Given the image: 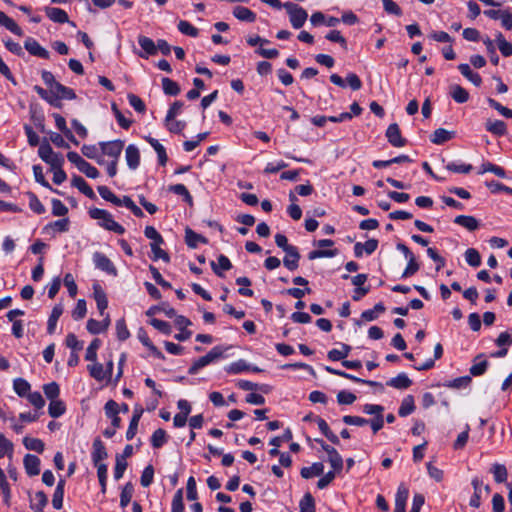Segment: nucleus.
Returning <instances> with one entry per match:
<instances>
[{
  "label": "nucleus",
  "instance_id": "nucleus-36",
  "mask_svg": "<svg viewBox=\"0 0 512 512\" xmlns=\"http://www.w3.org/2000/svg\"><path fill=\"white\" fill-rule=\"evenodd\" d=\"M65 411L66 407L63 401L58 399L50 401L48 413L52 418H58L62 416Z\"/></svg>",
  "mask_w": 512,
  "mask_h": 512
},
{
  "label": "nucleus",
  "instance_id": "nucleus-38",
  "mask_svg": "<svg viewBox=\"0 0 512 512\" xmlns=\"http://www.w3.org/2000/svg\"><path fill=\"white\" fill-rule=\"evenodd\" d=\"M351 347L347 344H342V349H332L328 352V358L331 361H340L344 360L350 353Z\"/></svg>",
  "mask_w": 512,
  "mask_h": 512
},
{
  "label": "nucleus",
  "instance_id": "nucleus-21",
  "mask_svg": "<svg viewBox=\"0 0 512 512\" xmlns=\"http://www.w3.org/2000/svg\"><path fill=\"white\" fill-rule=\"evenodd\" d=\"M233 15L240 21L252 23L256 20V14L247 7L236 6L233 9Z\"/></svg>",
  "mask_w": 512,
  "mask_h": 512
},
{
  "label": "nucleus",
  "instance_id": "nucleus-45",
  "mask_svg": "<svg viewBox=\"0 0 512 512\" xmlns=\"http://www.w3.org/2000/svg\"><path fill=\"white\" fill-rule=\"evenodd\" d=\"M491 472L497 483H503L507 480L508 472L504 465L498 463L494 464L491 468Z\"/></svg>",
  "mask_w": 512,
  "mask_h": 512
},
{
  "label": "nucleus",
  "instance_id": "nucleus-14",
  "mask_svg": "<svg viewBox=\"0 0 512 512\" xmlns=\"http://www.w3.org/2000/svg\"><path fill=\"white\" fill-rule=\"evenodd\" d=\"M94 299L96 301L97 309L101 316L104 315V311L107 309L108 300L105 291L100 285L96 284L93 286Z\"/></svg>",
  "mask_w": 512,
  "mask_h": 512
},
{
  "label": "nucleus",
  "instance_id": "nucleus-10",
  "mask_svg": "<svg viewBox=\"0 0 512 512\" xmlns=\"http://www.w3.org/2000/svg\"><path fill=\"white\" fill-rule=\"evenodd\" d=\"M125 159L130 169L135 170L140 164V151L137 146L130 144L125 150Z\"/></svg>",
  "mask_w": 512,
  "mask_h": 512
},
{
  "label": "nucleus",
  "instance_id": "nucleus-59",
  "mask_svg": "<svg viewBox=\"0 0 512 512\" xmlns=\"http://www.w3.org/2000/svg\"><path fill=\"white\" fill-rule=\"evenodd\" d=\"M101 345L100 339H94L86 349L85 359L87 361H95L97 359V350Z\"/></svg>",
  "mask_w": 512,
  "mask_h": 512
},
{
  "label": "nucleus",
  "instance_id": "nucleus-28",
  "mask_svg": "<svg viewBox=\"0 0 512 512\" xmlns=\"http://www.w3.org/2000/svg\"><path fill=\"white\" fill-rule=\"evenodd\" d=\"M324 465L321 462H315L309 467H303L300 471L301 476L304 479H310L314 476H320L323 474Z\"/></svg>",
  "mask_w": 512,
  "mask_h": 512
},
{
  "label": "nucleus",
  "instance_id": "nucleus-29",
  "mask_svg": "<svg viewBox=\"0 0 512 512\" xmlns=\"http://www.w3.org/2000/svg\"><path fill=\"white\" fill-rule=\"evenodd\" d=\"M450 96L455 102L461 104L467 102L469 99L468 91L458 84L450 86Z\"/></svg>",
  "mask_w": 512,
  "mask_h": 512
},
{
  "label": "nucleus",
  "instance_id": "nucleus-62",
  "mask_svg": "<svg viewBox=\"0 0 512 512\" xmlns=\"http://www.w3.org/2000/svg\"><path fill=\"white\" fill-rule=\"evenodd\" d=\"M116 334L120 341H125L129 338L130 332L126 326L125 320L119 319L116 321Z\"/></svg>",
  "mask_w": 512,
  "mask_h": 512
},
{
  "label": "nucleus",
  "instance_id": "nucleus-11",
  "mask_svg": "<svg viewBox=\"0 0 512 512\" xmlns=\"http://www.w3.org/2000/svg\"><path fill=\"white\" fill-rule=\"evenodd\" d=\"M23 464L29 476H36L40 473V459L36 455L26 454L23 459Z\"/></svg>",
  "mask_w": 512,
  "mask_h": 512
},
{
  "label": "nucleus",
  "instance_id": "nucleus-40",
  "mask_svg": "<svg viewBox=\"0 0 512 512\" xmlns=\"http://www.w3.org/2000/svg\"><path fill=\"white\" fill-rule=\"evenodd\" d=\"M134 493V487L131 482L125 484L120 494V506L125 508L130 503Z\"/></svg>",
  "mask_w": 512,
  "mask_h": 512
},
{
  "label": "nucleus",
  "instance_id": "nucleus-33",
  "mask_svg": "<svg viewBox=\"0 0 512 512\" xmlns=\"http://www.w3.org/2000/svg\"><path fill=\"white\" fill-rule=\"evenodd\" d=\"M146 140L156 151V153L158 155L159 163L164 166L168 160L164 146L155 138L146 137Z\"/></svg>",
  "mask_w": 512,
  "mask_h": 512
},
{
  "label": "nucleus",
  "instance_id": "nucleus-43",
  "mask_svg": "<svg viewBox=\"0 0 512 512\" xmlns=\"http://www.w3.org/2000/svg\"><path fill=\"white\" fill-rule=\"evenodd\" d=\"M162 88L164 93L167 95L176 96L180 93L179 85L175 81L167 77L162 79Z\"/></svg>",
  "mask_w": 512,
  "mask_h": 512
},
{
  "label": "nucleus",
  "instance_id": "nucleus-32",
  "mask_svg": "<svg viewBox=\"0 0 512 512\" xmlns=\"http://www.w3.org/2000/svg\"><path fill=\"white\" fill-rule=\"evenodd\" d=\"M0 490L3 495L4 504L9 507L11 505V490H10V486L6 479V475L1 467H0Z\"/></svg>",
  "mask_w": 512,
  "mask_h": 512
},
{
  "label": "nucleus",
  "instance_id": "nucleus-7",
  "mask_svg": "<svg viewBox=\"0 0 512 512\" xmlns=\"http://www.w3.org/2000/svg\"><path fill=\"white\" fill-rule=\"evenodd\" d=\"M93 262L98 269L105 271L109 274L116 275L117 271L115 266L113 265L111 260L103 253L95 252L93 254Z\"/></svg>",
  "mask_w": 512,
  "mask_h": 512
},
{
  "label": "nucleus",
  "instance_id": "nucleus-56",
  "mask_svg": "<svg viewBox=\"0 0 512 512\" xmlns=\"http://www.w3.org/2000/svg\"><path fill=\"white\" fill-rule=\"evenodd\" d=\"M161 244L162 243H151L150 244L151 251L153 253L152 259L154 261H157L158 259H162L163 261L168 263L170 261V257L166 251H164L163 249L160 248Z\"/></svg>",
  "mask_w": 512,
  "mask_h": 512
},
{
  "label": "nucleus",
  "instance_id": "nucleus-64",
  "mask_svg": "<svg viewBox=\"0 0 512 512\" xmlns=\"http://www.w3.org/2000/svg\"><path fill=\"white\" fill-rule=\"evenodd\" d=\"M172 512H184L183 490L176 491L172 500Z\"/></svg>",
  "mask_w": 512,
  "mask_h": 512
},
{
  "label": "nucleus",
  "instance_id": "nucleus-31",
  "mask_svg": "<svg viewBox=\"0 0 512 512\" xmlns=\"http://www.w3.org/2000/svg\"><path fill=\"white\" fill-rule=\"evenodd\" d=\"M65 480L60 479L57 483L56 489L52 498V505L55 509H61L63 506Z\"/></svg>",
  "mask_w": 512,
  "mask_h": 512
},
{
  "label": "nucleus",
  "instance_id": "nucleus-27",
  "mask_svg": "<svg viewBox=\"0 0 512 512\" xmlns=\"http://www.w3.org/2000/svg\"><path fill=\"white\" fill-rule=\"evenodd\" d=\"M485 128L488 132L496 136H503L507 132V126L505 122L501 120H488L485 124Z\"/></svg>",
  "mask_w": 512,
  "mask_h": 512
},
{
  "label": "nucleus",
  "instance_id": "nucleus-52",
  "mask_svg": "<svg viewBox=\"0 0 512 512\" xmlns=\"http://www.w3.org/2000/svg\"><path fill=\"white\" fill-rule=\"evenodd\" d=\"M88 370H89L91 377H93L97 381H102L105 378H107V373H106L103 365L100 363H96L94 365H89Z\"/></svg>",
  "mask_w": 512,
  "mask_h": 512
},
{
  "label": "nucleus",
  "instance_id": "nucleus-19",
  "mask_svg": "<svg viewBox=\"0 0 512 512\" xmlns=\"http://www.w3.org/2000/svg\"><path fill=\"white\" fill-rule=\"evenodd\" d=\"M455 136L454 131H448L444 128L436 129L431 135V142L437 145H441L449 140H451Z\"/></svg>",
  "mask_w": 512,
  "mask_h": 512
},
{
  "label": "nucleus",
  "instance_id": "nucleus-20",
  "mask_svg": "<svg viewBox=\"0 0 512 512\" xmlns=\"http://www.w3.org/2000/svg\"><path fill=\"white\" fill-rule=\"evenodd\" d=\"M63 306L61 303L56 304L52 312L49 316L48 323H47V332L51 335L55 332L57 321L60 318V316L63 314Z\"/></svg>",
  "mask_w": 512,
  "mask_h": 512
},
{
  "label": "nucleus",
  "instance_id": "nucleus-34",
  "mask_svg": "<svg viewBox=\"0 0 512 512\" xmlns=\"http://www.w3.org/2000/svg\"><path fill=\"white\" fill-rule=\"evenodd\" d=\"M217 260L218 265H216L215 262L212 261L211 267L216 275L222 277L223 274L220 270L228 271L232 268V264L231 261L225 255H220Z\"/></svg>",
  "mask_w": 512,
  "mask_h": 512
},
{
  "label": "nucleus",
  "instance_id": "nucleus-8",
  "mask_svg": "<svg viewBox=\"0 0 512 512\" xmlns=\"http://www.w3.org/2000/svg\"><path fill=\"white\" fill-rule=\"evenodd\" d=\"M50 93L54 99H57V102H60L62 99L73 100L76 98V94L73 89L66 87L59 82L54 84V87L50 90Z\"/></svg>",
  "mask_w": 512,
  "mask_h": 512
},
{
  "label": "nucleus",
  "instance_id": "nucleus-25",
  "mask_svg": "<svg viewBox=\"0 0 512 512\" xmlns=\"http://www.w3.org/2000/svg\"><path fill=\"white\" fill-rule=\"evenodd\" d=\"M454 223L466 228L469 231H474L479 227L478 220L475 217L468 215H459L455 217Z\"/></svg>",
  "mask_w": 512,
  "mask_h": 512
},
{
  "label": "nucleus",
  "instance_id": "nucleus-50",
  "mask_svg": "<svg viewBox=\"0 0 512 512\" xmlns=\"http://www.w3.org/2000/svg\"><path fill=\"white\" fill-rule=\"evenodd\" d=\"M33 173H34V177H35L36 182H38L43 187L48 188V189H50L51 191H53L55 193H59L58 190L53 189L51 187V185L49 184V182L45 179L44 174H43V169H42V167L40 165H34L33 166Z\"/></svg>",
  "mask_w": 512,
  "mask_h": 512
},
{
  "label": "nucleus",
  "instance_id": "nucleus-4",
  "mask_svg": "<svg viewBox=\"0 0 512 512\" xmlns=\"http://www.w3.org/2000/svg\"><path fill=\"white\" fill-rule=\"evenodd\" d=\"M99 146L104 155L112 158V160H118L124 148V141L117 139L108 142H100Z\"/></svg>",
  "mask_w": 512,
  "mask_h": 512
},
{
  "label": "nucleus",
  "instance_id": "nucleus-46",
  "mask_svg": "<svg viewBox=\"0 0 512 512\" xmlns=\"http://www.w3.org/2000/svg\"><path fill=\"white\" fill-rule=\"evenodd\" d=\"M13 454V443L0 433V458L8 456L10 459Z\"/></svg>",
  "mask_w": 512,
  "mask_h": 512
},
{
  "label": "nucleus",
  "instance_id": "nucleus-37",
  "mask_svg": "<svg viewBox=\"0 0 512 512\" xmlns=\"http://www.w3.org/2000/svg\"><path fill=\"white\" fill-rule=\"evenodd\" d=\"M496 41L498 48L504 57H509L512 55V44L504 38L501 32H497Z\"/></svg>",
  "mask_w": 512,
  "mask_h": 512
},
{
  "label": "nucleus",
  "instance_id": "nucleus-13",
  "mask_svg": "<svg viewBox=\"0 0 512 512\" xmlns=\"http://www.w3.org/2000/svg\"><path fill=\"white\" fill-rule=\"evenodd\" d=\"M471 484L474 489V493L470 498L469 505L473 508L478 509L481 506V500H482V480H480L478 477H474L471 481Z\"/></svg>",
  "mask_w": 512,
  "mask_h": 512
},
{
  "label": "nucleus",
  "instance_id": "nucleus-54",
  "mask_svg": "<svg viewBox=\"0 0 512 512\" xmlns=\"http://www.w3.org/2000/svg\"><path fill=\"white\" fill-rule=\"evenodd\" d=\"M70 220L68 218H62L60 220L49 223L45 229H53L56 232H67L69 230Z\"/></svg>",
  "mask_w": 512,
  "mask_h": 512
},
{
  "label": "nucleus",
  "instance_id": "nucleus-44",
  "mask_svg": "<svg viewBox=\"0 0 512 512\" xmlns=\"http://www.w3.org/2000/svg\"><path fill=\"white\" fill-rule=\"evenodd\" d=\"M167 442V434L164 429H157L153 432L151 437V445L154 448H160Z\"/></svg>",
  "mask_w": 512,
  "mask_h": 512
},
{
  "label": "nucleus",
  "instance_id": "nucleus-24",
  "mask_svg": "<svg viewBox=\"0 0 512 512\" xmlns=\"http://www.w3.org/2000/svg\"><path fill=\"white\" fill-rule=\"evenodd\" d=\"M142 414H143L142 408L134 410L133 416L130 420L129 427L126 432L127 440H132L135 437V435L137 433V429H138V424H139Z\"/></svg>",
  "mask_w": 512,
  "mask_h": 512
},
{
  "label": "nucleus",
  "instance_id": "nucleus-22",
  "mask_svg": "<svg viewBox=\"0 0 512 512\" xmlns=\"http://www.w3.org/2000/svg\"><path fill=\"white\" fill-rule=\"evenodd\" d=\"M458 69L461 72V74L470 82H472L475 86L479 87L482 84L481 76L478 73L473 72L468 64H459Z\"/></svg>",
  "mask_w": 512,
  "mask_h": 512
},
{
  "label": "nucleus",
  "instance_id": "nucleus-12",
  "mask_svg": "<svg viewBox=\"0 0 512 512\" xmlns=\"http://www.w3.org/2000/svg\"><path fill=\"white\" fill-rule=\"evenodd\" d=\"M138 43L140 47L143 49L144 53L140 52L138 55L141 58H148L150 55H155L157 53V47L154 41L147 37L140 35L138 37Z\"/></svg>",
  "mask_w": 512,
  "mask_h": 512
},
{
  "label": "nucleus",
  "instance_id": "nucleus-57",
  "mask_svg": "<svg viewBox=\"0 0 512 512\" xmlns=\"http://www.w3.org/2000/svg\"><path fill=\"white\" fill-rule=\"evenodd\" d=\"M43 390L44 394L50 401L56 400L60 393L59 385L56 382L45 384L43 386Z\"/></svg>",
  "mask_w": 512,
  "mask_h": 512
},
{
  "label": "nucleus",
  "instance_id": "nucleus-61",
  "mask_svg": "<svg viewBox=\"0 0 512 512\" xmlns=\"http://www.w3.org/2000/svg\"><path fill=\"white\" fill-rule=\"evenodd\" d=\"M408 494V489L404 485H400L395 496V506L406 508Z\"/></svg>",
  "mask_w": 512,
  "mask_h": 512
},
{
  "label": "nucleus",
  "instance_id": "nucleus-15",
  "mask_svg": "<svg viewBox=\"0 0 512 512\" xmlns=\"http://www.w3.org/2000/svg\"><path fill=\"white\" fill-rule=\"evenodd\" d=\"M46 16L53 22L63 24L69 22L68 14L61 8L46 7Z\"/></svg>",
  "mask_w": 512,
  "mask_h": 512
},
{
  "label": "nucleus",
  "instance_id": "nucleus-48",
  "mask_svg": "<svg viewBox=\"0 0 512 512\" xmlns=\"http://www.w3.org/2000/svg\"><path fill=\"white\" fill-rule=\"evenodd\" d=\"M300 512H315V501L310 493H306L299 503Z\"/></svg>",
  "mask_w": 512,
  "mask_h": 512
},
{
  "label": "nucleus",
  "instance_id": "nucleus-53",
  "mask_svg": "<svg viewBox=\"0 0 512 512\" xmlns=\"http://www.w3.org/2000/svg\"><path fill=\"white\" fill-rule=\"evenodd\" d=\"M178 30L182 34L190 36V37H197L198 33H199L198 29L186 20L179 21Z\"/></svg>",
  "mask_w": 512,
  "mask_h": 512
},
{
  "label": "nucleus",
  "instance_id": "nucleus-2",
  "mask_svg": "<svg viewBox=\"0 0 512 512\" xmlns=\"http://www.w3.org/2000/svg\"><path fill=\"white\" fill-rule=\"evenodd\" d=\"M225 350L226 349L221 346L213 347L206 355L198 358L197 360H195L193 362V364L191 365V367L188 370V373L190 375H194L203 367L222 358Z\"/></svg>",
  "mask_w": 512,
  "mask_h": 512
},
{
  "label": "nucleus",
  "instance_id": "nucleus-41",
  "mask_svg": "<svg viewBox=\"0 0 512 512\" xmlns=\"http://www.w3.org/2000/svg\"><path fill=\"white\" fill-rule=\"evenodd\" d=\"M248 370H250V365L243 359L233 362L225 368L229 374H239Z\"/></svg>",
  "mask_w": 512,
  "mask_h": 512
},
{
  "label": "nucleus",
  "instance_id": "nucleus-58",
  "mask_svg": "<svg viewBox=\"0 0 512 512\" xmlns=\"http://www.w3.org/2000/svg\"><path fill=\"white\" fill-rule=\"evenodd\" d=\"M328 461L335 472H340L343 468V459L335 449L328 455Z\"/></svg>",
  "mask_w": 512,
  "mask_h": 512
},
{
  "label": "nucleus",
  "instance_id": "nucleus-30",
  "mask_svg": "<svg viewBox=\"0 0 512 512\" xmlns=\"http://www.w3.org/2000/svg\"><path fill=\"white\" fill-rule=\"evenodd\" d=\"M415 410V402L414 397L412 395H407L403 398L401 405L398 410V414L400 417H406L413 413Z\"/></svg>",
  "mask_w": 512,
  "mask_h": 512
},
{
  "label": "nucleus",
  "instance_id": "nucleus-6",
  "mask_svg": "<svg viewBox=\"0 0 512 512\" xmlns=\"http://www.w3.org/2000/svg\"><path fill=\"white\" fill-rule=\"evenodd\" d=\"M24 48L33 56H37L42 59H49L50 53L47 49L42 47L37 40L32 37H28L24 42Z\"/></svg>",
  "mask_w": 512,
  "mask_h": 512
},
{
  "label": "nucleus",
  "instance_id": "nucleus-49",
  "mask_svg": "<svg viewBox=\"0 0 512 512\" xmlns=\"http://www.w3.org/2000/svg\"><path fill=\"white\" fill-rule=\"evenodd\" d=\"M34 90L43 100L47 101L54 107L61 108V102H57V99H54L50 91L48 92L47 90L38 85L34 86Z\"/></svg>",
  "mask_w": 512,
  "mask_h": 512
},
{
  "label": "nucleus",
  "instance_id": "nucleus-42",
  "mask_svg": "<svg viewBox=\"0 0 512 512\" xmlns=\"http://www.w3.org/2000/svg\"><path fill=\"white\" fill-rule=\"evenodd\" d=\"M13 388L17 395H19L20 397H24L29 394L31 386L25 379L16 378L13 381Z\"/></svg>",
  "mask_w": 512,
  "mask_h": 512
},
{
  "label": "nucleus",
  "instance_id": "nucleus-39",
  "mask_svg": "<svg viewBox=\"0 0 512 512\" xmlns=\"http://www.w3.org/2000/svg\"><path fill=\"white\" fill-rule=\"evenodd\" d=\"M23 444L26 449L35 451L37 453H42L45 447L42 440L32 437H25L23 439Z\"/></svg>",
  "mask_w": 512,
  "mask_h": 512
},
{
  "label": "nucleus",
  "instance_id": "nucleus-5",
  "mask_svg": "<svg viewBox=\"0 0 512 512\" xmlns=\"http://www.w3.org/2000/svg\"><path fill=\"white\" fill-rule=\"evenodd\" d=\"M386 138L388 142L394 147H403L406 145V139L402 137L399 125L392 123L386 130Z\"/></svg>",
  "mask_w": 512,
  "mask_h": 512
},
{
  "label": "nucleus",
  "instance_id": "nucleus-47",
  "mask_svg": "<svg viewBox=\"0 0 512 512\" xmlns=\"http://www.w3.org/2000/svg\"><path fill=\"white\" fill-rule=\"evenodd\" d=\"M27 196L29 198V207L33 212H35L36 214L45 213L46 209L44 205L41 203V201L38 199L36 194H34L33 192H28Z\"/></svg>",
  "mask_w": 512,
  "mask_h": 512
},
{
  "label": "nucleus",
  "instance_id": "nucleus-60",
  "mask_svg": "<svg viewBox=\"0 0 512 512\" xmlns=\"http://www.w3.org/2000/svg\"><path fill=\"white\" fill-rule=\"evenodd\" d=\"M35 499L37 500V503L31 502V508L36 512H43L44 507L48 503V498L46 494L43 491H38L35 494Z\"/></svg>",
  "mask_w": 512,
  "mask_h": 512
},
{
  "label": "nucleus",
  "instance_id": "nucleus-9",
  "mask_svg": "<svg viewBox=\"0 0 512 512\" xmlns=\"http://www.w3.org/2000/svg\"><path fill=\"white\" fill-rule=\"evenodd\" d=\"M284 252L286 253L283 259L284 266L290 271L296 270L298 268V262L300 259V254L297 247H288V250Z\"/></svg>",
  "mask_w": 512,
  "mask_h": 512
},
{
  "label": "nucleus",
  "instance_id": "nucleus-1",
  "mask_svg": "<svg viewBox=\"0 0 512 512\" xmlns=\"http://www.w3.org/2000/svg\"><path fill=\"white\" fill-rule=\"evenodd\" d=\"M89 215L92 219L99 220V225L106 230L113 231L119 235L125 233V228L114 221L112 215L108 211L99 208H92L89 210Z\"/></svg>",
  "mask_w": 512,
  "mask_h": 512
},
{
  "label": "nucleus",
  "instance_id": "nucleus-17",
  "mask_svg": "<svg viewBox=\"0 0 512 512\" xmlns=\"http://www.w3.org/2000/svg\"><path fill=\"white\" fill-rule=\"evenodd\" d=\"M185 242L189 248L195 249L198 243L207 244L208 240L204 236L194 232L191 228H186Z\"/></svg>",
  "mask_w": 512,
  "mask_h": 512
},
{
  "label": "nucleus",
  "instance_id": "nucleus-51",
  "mask_svg": "<svg viewBox=\"0 0 512 512\" xmlns=\"http://www.w3.org/2000/svg\"><path fill=\"white\" fill-rule=\"evenodd\" d=\"M465 260L472 267H478L481 264V256L474 248H469L465 251Z\"/></svg>",
  "mask_w": 512,
  "mask_h": 512
},
{
  "label": "nucleus",
  "instance_id": "nucleus-55",
  "mask_svg": "<svg viewBox=\"0 0 512 512\" xmlns=\"http://www.w3.org/2000/svg\"><path fill=\"white\" fill-rule=\"evenodd\" d=\"M169 190L179 196H182L184 201H186L187 203L192 204V202H193L192 196L190 195V193L185 185L175 184V185L170 186Z\"/></svg>",
  "mask_w": 512,
  "mask_h": 512
},
{
  "label": "nucleus",
  "instance_id": "nucleus-16",
  "mask_svg": "<svg viewBox=\"0 0 512 512\" xmlns=\"http://www.w3.org/2000/svg\"><path fill=\"white\" fill-rule=\"evenodd\" d=\"M107 456V451L103 442L99 438H96L93 442L92 452V460L95 466H98L100 464L99 462L107 458Z\"/></svg>",
  "mask_w": 512,
  "mask_h": 512
},
{
  "label": "nucleus",
  "instance_id": "nucleus-18",
  "mask_svg": "<svg viewBox=\"0 0 512 512\" xmlns=\"http://www.w3.org/2000/svg\"><path fill=\"white\" fill-rule=\"evenodd\" d=\"M72 185L76 187L81 193H83L86 197L90 199H95L96 195L92 188L87 184V182L81 176H73Z\"/></svg>",
  "mask_w": 512,
  "mask_h": 512
},
{
  "label": "nucleus",
  "instance_id": "nucleus-35",
  "mask_svg": "<svg viewBox=\"0 0 512 512\" xmlns=\"http://www.w3.org/2000/svg\"><path fill=\"white\" fill-rule=\"evenodd\" d=\"M319 430L325 435V437L331 441L333 444L338 445L340 443L339 438L336 434H334L329 428L327 422L322 418H317L316 420Z\"/></svg>",
  "mask_w": 512,
  "mask_h": 512
},
{
  "label": "nucleus",
  "instance_id": "nucleus-63",
  "mask_svg": "<svg viewBox=\"0 0 512 512\" xmlns=\"http://www.w3.org/2000/svg\"><path fill=\"white\" fill-rule=\"evenodd\" d=\"M487 102H488L490 107H492L495 110H497L502 116H504V117H506L508 119L512 118V110L511 109L501 105L499 102H497L493 98H488Z\"/></svg>",
  "mask_w": 512,
  "mask_h": 512
},
{
  "label": "nucleus",
  "instance_id": "nucleus-26",
  "mask_svg": "<svg viewBox=\"0 0 512 512\" xmlns=\"http://www.w3.org/2000/svg\"><path fill=\"white\" fill-rule=\"evenodd\" d=\"M0 25L4 26L17 36L23 35V30L18 26V24L2 11H0Z\"/></svg>",
  "mask_w": 512,
  "mask_h": 512
},
{
  "label": "nucleus",
  "instance_id": "nucleus-3",
  "mask_svg": "<svg viewBox=\"0 0 512 512\" xmlns=\"http://www.w3.org/2000/svg\"><path fill=\"white\" fill-rule=\"evenodd\" d=\"M283 8H285L289 14L290 23L293 28L299 29L304 25L308 18V14L305 9L292 2L284 3Z\"/></svg>",
  "mask_w": 512,
  "mask_h": 512
},
{
  "label": "nucleus",
  "instance_id": "nucleus-23",
  "mask_svg": "<svg viewBox=\"0 0 512 512\" xmlns=\"http://www.w3.org/2000/svg\"><path fill=\"white\" fill-rule=\"evenodd\" d=\"M387 385L395 389H407L412 385V381L407 374L399 373L396 377L391 378Z\"/></svg>",
  "mask_w": 512,
  "mask_h": 512
}]
</instances>
